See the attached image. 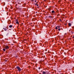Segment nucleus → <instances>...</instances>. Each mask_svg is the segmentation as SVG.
<instances>
[{
  "instance_id": "nucleus-12",
  "label": "nucleus",
  "mask_w": 74,
  "mask_h": 74,
  "mask_svg": "<svg viewBox=\"0 0 74 74\" xmlns=\"http://www.w3.org/2000/svg\"><path fill=\"white\" fill-rule=\"evenodd\" d=\"M58 30L59 31H60V28L58 29Z\"/></svg>"
},
{
  "instance_id": "nucleus-21",
  "label": "nucleus",
  "mask_w": 74,
  "mask_h": 74,
  "mask_svg": "<svg viewBox=\"0 0 74 74\" xmlns=\"http://www.w3.org/2000/svg\"><path fill=\"white\" fill-rule=\"evenodd\" d=\"M35 2H37V1H36V0H35Z\"/></svg>"
},
{
  "instance_id": "nucleus-5",
  "label": "nucleus",
  "mask_w": 74,
  "mask_h": 74,
  "mask_svg": "<svg viewBox=\"0 0 74 74\" xmlns=\"http://www.w3.org/2000/svg\"><path fill=\"white\" fill-rule=\"evenodd\" d=\"M51 12H52V13L53 14V13H54V12H55V11H54L53 10Z\"/></svg>"
},
{
  "instance_id": "nucleus-2",
  "label": "nucleus",
  "mask_w": 74,
  "mask_h": 74,
  "mask_svg": "<svg viewBox=\"0 0 74 74\" xmlns=\"http://www.w3.org/2000/svg\"><path fill=\"white\" fill-rule=\"evenodd\" d=\"M16 68L17 69H18V71H21V69H20V67L19 66H17Z\"/></svg>"
},
{
  "instance_id": "nucleus-9",
  "label": "nucleus",
  "mask_w": 74,
  "mask_h": 74,
  "mask_svg": "<svg viewBox=\"0 0 74 74\" xmlns=\"http://www.w3.org/2000/svg\"><path fill=\"white\" fill-rule=\"evenodd\" d=\"M43 74H46V73H45V72H43Z\"/></svg>"
},
{
  "instance_id": "nucleus-7",
  "label": "nucleus",
  "mask_w": 74,
  "mask_h": 74,
  "mask_svg": "<svg viewBox=\"0 0 74 74\" xmlns=\"http://www.w3.org/2000/svg\"><path fill=\"white\" fill-rule=\"evenodd\" d=\"M3 51H4V52H5V49H3Z\"/></svg>"
},
{
  "instance_id": "nucleus-19",
  "label": "nucleus",
  "mask_w": 74,
  "mask_h": 74,
  "mask_svg": "<svg viewBox=\"0 0 74 74\" xmlns=\"http://www.w3.org/2000/svg\"><path fill=\"white\" fill-rule=\"evenodd\" d=\"M69 32H71V30H69Z\"/></svg>"
},
{
  "instance_id": "nucleus-14",
  "label": "nucleus",
  "mask_w": 74,
  "mask_h": 74,
  "mask_svg": "<svg viewBox=\"0 0 74 74\" xmlns=\"http://www.w3.org/2000/svg\"><path fill=\"white\" fill-rule=\"evenodd\" d=\"M4 29L5 31H6V30H7V29H6V28H5Z\"/></svg>"
},
{
  "instance_id": "nucleus-27",
  "label": "nucleus",
  "mask_w": 74,
  "mask_h": 74,
  "mask_svg": "<svg viewBox=\"0 0 74 74\" xmlns=\"http://www.w3.org/2000/svg\"><path fill=\"white\" fill-rule=\"evenodd\" d=\"M35 5H37V4H35Z\"/></svg>"
},
{
  "instance_id": "nucleus-22",
  "label": "nucleus",
  "mask_w": 74,
  "mask_h": 74,
  "mask_svg": "<svg viewBox=\"0 0 74 74\" xmlns=\"http://www.w3.org/2000/svg\"><path fill=\"white\" fill-rule=\"evenodd\" d=\"M72 28H73V29H74V27H72Z\"/></svg>"
},
{
  "instance_id": "nucleus-16",
  "label": "nucleus",
  "mask_w": 74,
  "mask_h": 74,
  "mask_svg": "<svg viewBox=\"0 0 74 74\" xmlns=\"http://www.w3.org/2000/svg\"><path fill=\"white\" fill-rule=\"evenodd\" d=\"M57 27H58V28H60V26H57Z\"/></svg>"
},
{
  "instance_id": "nucleus-10",
  "label": "nucleus",
  "mask_w": 74,
  "mask_h": 74,
  "mask_svg": "<svg viewBox=\"0 0 74 74\" xmlns=\"http://www.w3.org/2000/svg\"><path fill=\"white\" fill-rule=\"evenodd\" d=\"M16 23L17 24H19V23L18 22H18H16Z\"/></svg>"
},
{
  "instance_id": "nucleus-17",
  "label": "nucleus",
  "mask_w": 74,
  "mask_h": 74,
  "mask_svg": "<svg viewBox=\"0 0 74 74\" xmlns=\"http://www.w3.org/2000/svg\"><path fill=\"white\" fill-rule=\"evenodd\" d=\"M60 20L61 22H62V20L61 19H60Z\"/></svg>"
},
{
  "instance_id": "nucleus-31",
  "label": "nucleus",
  "mask_w": 74,
  "mask_h": 74,
  "mask_svg": "<svg viewBox=\"0 0 74 74\" xmlns=\"http://www.w3.org/2000/svg\"><path fill=\"white\" fill-rule=\"evenodd\" d=\"M38 8H39V7H38Z\"/></svg>"
},
{
  "instance_id": "nucleus-13",
  "label": "nucleus",
  "mask_w": 74,
  "mask_h": 74,
  "mask_svg": "<svg viewBox=\"0 0 74 74\" xmlns=\"http://www.w3.org/2000/svg\"><path fill=\"white\" fill-rule=\"evenodd\" d=\"M16 22H18V19H16Z\"/></svg>"
},
{
  "instance_id": "nucleus-30",
  "label": "nucleus",
  "mask_w": 74,
  "mask_h": 74,
  "mask_svg": "<svg viewBox=\"0 0 74 74\" xmlns=\"http://www.w3.org/2000/svg\"><path fill=\"white\" fill-rule=\"evenodd\" d=\"M36 13H37V12H36Z\"/></svg>"
},
{
  "instance_id": "nucleus-3",
  "label": "nucleus",
  "mask_w": 74,
  "mask_h": 74,
  "mask_svg": "<svg viewBox=\"0 0 74 74\" xmlns=\"http://www.w3.org/2000/svg\"><path fill=\"white\" fill-rule=\"evenodd\" d=\"M69 26H71V23H69Z\"/></svg>"
},
{
  "instance_id": "nucleus-20",
  "label": "nucleus",
  "mask_w": 74,
  "mask_h": 74,
  "mask_svg": "<svg viewBox=\"0 0 74 74\" xmlns=\"http://www.w3.org/2000/svg\"><path fill=\"white\" fill-rule=\"evenodd\" d=\"M49 11H51V10H50V9L49 8Z\"/></svg>"
},
{
  "instance_id": "nucleus-25",
  "label": "nucleus",
  "mask_w": 74,
  "mask_h": 74,
  "mask_svg": "<svg viewBox=\"0 0 74 74\" xmlns=\"http://www.w3.org/2000/svg\"><path fill=\"white\" fill-rule=\"evenodd\" d=\"M37 5V6H38V5Z\"/></svg>"
},
{
  "instance_id": "nucleus-1",
  "label": "nucleus",
  "mask_w": 74,
  "mask_h": 74,
  "mask_svg": "<svg viewBox=\"0 0 74 74\" xmlns=\"http://www.w3.org/2000/svg\"><path fill=\"white\" fill-rule=\"evenodd\" d=\"M5 48L6 49H9V47H8V46H5Z\"/></svg>"
},
{
  "instance_id": "nucleus-8",
  "label": "nucleus",
  "mask_w": 74,
  "mask_h": 74,
  "mask_svg": "<svg viewBox=\"0 0 74 74\" xmlns=\"http://www.w3.org/2000/svg\"><path fill=\"white\" fill-rule=\"evenodd\" d=\"M8 32L9 33H8L7 34H9V33H10V32H11V31L10 32V31H9V30H8Z\"/></svg>"
},
{
  "instance_id": "nucleus-29",
  "label": "nucleus",
  "mask_w": 74,
  "mask_h": 74,
  "mask_svg": "<svg viewBox=\"0 0 74 74\" xmlns=\"http://www.w3.org/2000/svg\"><path fill=\"white\" fill-rule=\"evenodd\" d=\"M3 29H4L5 28H3Z\"/></svg>"
},
{
  "instance_id": "nucleus-11",
  "label": "nucleus",
  "mask_w": 74,
  "mask_h": 74,
  "mask_svg": "<svg viewBox=\"0 0 74 74\" xmlns=\"http://www.w3.org/2000/svg\"><path fill=\"white\" fill-rule=\"evenodd\" d=\"M49 18H52V16H49Z\"/></svg>"
},
{
  "instance_id": "nucleus-32",
  "label": "nucleus",
  "mask_w": 74,
  "mask_h": 74,
  "mask_svg": "<svg viewBox=\"0 0 74 74\" xmlns=\"http://www.w3.org/2000/svg\"><path fill=\"white\" fill-rule=\"evenodd\" d=\"M46 18H47V16H46Z\"/></svg>"
},
{
  "instance_id": "nucleus-34",
  "label": "nucleus",
  "mask_w": 74,
  "mask_h": 74,
  "mask_svg": "<svg viewBox=\"0 0 74 74\" xmlns=\"http://www.w3.org/2000/svg\"><path fill=\"white\" fill-rule=\"evenodd\" d=\"M39 69H40V68H39Z\"/></svg>"
},
{
  "instance_id": "nucleus-6",
  "label": "nucleus",
  "mask_w": 74,
  "mask_h": 74,
  "mask_svg": "<svg viewBox=\"0 0 74 74\" xmlns=\"http://www.w3.org/2000/svg\"><path fill=\"white\" fill-rule=\"evenodd\" d=\"M58 29V27L57 26L56 27V30H57V29Z\"/></svg>"
},
{
  "instance_id": "nucleus-24",
  "label": "nucleus",
  "mask_w": 74,
  "mask_h": 74,
  "mask_svg": "<svg viewBox=\"0 0 74 74\" xmlns=\"http://www.w3.org/2000/svg\"><path fill=\"white\" fill-rule=\"evenodd\" d=\"M58 16H59V14H58Z\"/></svg>"
},
{
  "instance_id": "nucleus-33",
  "label": "nucleus",
  "mask_w": 74,
  "mask_h": 74,
  "mask_svg": "<svg viewBox=\"0 0 74 74\" xmlns=\"http://www.w3.org/2000/svg\"><path fill=\"white\" fill-rule=\"evenodd\" d=\"M71 0L72 1V0Z\"/></svg>"
},
{
  "instance_id": "nucleus-26",
  "label": "nucleus",
  "mask_w": 74,
  "mask_h": 74,
  "mask_svg": "<svg viewBox=\"0 0 74 74\" xmlns=\"http://www.w3.org/2000/svg\"><path fill=\"white\" fill-rule=\"evenodd\" d=\"M51 18H52V19H53V17H51Z\"/></svg>"
},
{
  "instance_id": "nucleus-4",
  "label": "nucleus",
  "mask_w": 74,
  "mask_h": 74,
  "mask_svg": "<svg viewBox=\"0 0 74 74\" xmlns=\"http://www.w3.org/2000/svg\"><path fill=\"white\" fill-rule=\"evenodd\" d=\"M9 27L10 28H11V27H12V25H11L9 26Z\"/></svg>"
},
{
  "instance_id": "nucleus-18",
  "label": "nucleus",
  "mask_w": 74,
  "mask_h": 74,
  "mask_svg": "<svg viewBox=\"0 0 74 74\" xmlns=\"http://www.w3.org/2000/svg\"><path fill=\"white\" fill-rule=\"evenodd\" d=\"M5 62H7V60H5Z\"/></svg>"
},
{
  "instance_id": "nucleus-23",
  "label": "nucleus",
  "mask_w": 74,
  "mask_h": 74,
  "mask_svg": "<svg viewBox=\"0 0 74 74\" xmlns=\"http://www.w3.org/2000/svg\"><path fill=\"white\" fill-rule=\"evenodd\" d=\"M7 7H5V9H7Z\"/></svg>"
},
{
  "instance_id": "nucleus-28",
  "label": "nucleus",
  "mask_w": 74,
  "mask_h": 74,
  "mask_svg": "<svg viewBox=\"0 0 74 74\" xmlns=\"http://www.w3.org/2000/svg\"><path fill=\"white\" fill-rule=\"evenodd\" d=\"M44 0V1H46V0Z\"/></svg>"
},
{
  "instance_id": "nucleus-15",
  "label": "nucleus",
  "mask_w": 74,
  "mask_h": 74,
  "mask_svg": "<svg viewBox=\"0 0 74 74\" xmlns=\"http://www.w3.org/2000/svg\"><path fill=\"white\" fill-rule=\"evenodd\" d=\"M71 33L72 34H73V31H71Z\"/></svg>"
}]
</instances>
